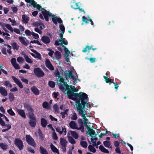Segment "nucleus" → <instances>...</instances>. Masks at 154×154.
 Wrapping results in <instances>:
<instances>
[{
    "label": "nucleus",
    "mask_w": 154,
    "mask_h": 154,
    "mask_svg": "<svg viewBox=\"0 0 154 154\" xmlns=\"http://www.w3.org/2000/svg\"><path fill=\"white\" fill-rule=\"evenodd\" d=\"M54 74L56 77L57 83L60 89L65 94H67L69 99L76 101V105L77 111L82 117H84L87 115L86 112L82 106L80 102L82 105L91 106L90 105L87 103L88 100L87 95L85 93L80 92L79 94L74 93L73 92H76L78 91L75 87L67 85V83L64 82V79L60 75V72L57 69L55 70Z\"/></svg>",
    "instance_id": "nucleus-1"
},
{
    "label": "nucleus",
    "mask_w": 154,
    "mask_h": 154,
    "mask_svg": "<svg viewBox=\"0 0 154 154\" xmlns=\"http://www.w3.org/2000/svg\"><path fill=\"white\" fill-rule=\"evenodd\" d=\"M62 75L65 76L66 79L68 82V78H71L73 81V84H76L78 81H80L78 79V76L73 67L71 68V69L68 71L62 72Z\"/></svg>",
    "instance_id": "nucleus-2"
},
{
    "label": "nucleus",
    "mask_w": 154,
    "mask_h": 154,
    "mask_svg": "<svg viewBox=\"0 0 154 154\" xmlns=\"http://www.w3.org/2000/svg\"><path fill=\"white\" fill-rule=\"evenodd\" d=\"M42 14L43 15L45 19V20L48 21V16L50 17H51L52 18V20L54 23L57 24V22L60 24V26L62 24L63 25L62 23V21L61 19L60 18H58L56 17H55L54 15H52V13H50L49 12L45 10H44L42 12Z\"/></svg>",
    "instance_id": "nucleus-3"
},
{
    "label": "nucleus",
    "mask_w": 154,
    "mask_h": 154,
    "mask_svg": "<svg viewBox=\"0 0 154 154\" xmlns=\"http://www.w3.org/2000/svg\"><path fill=\"white\" fill-rule=\"evenodd\" d=\"M59 28L61 32V33L59 34L60 39L56 41L55 43V45L57 46L60 45L62 46H63V45H67L68 44V42L65 38L63 37V35L65 32L64 27L63 25L61 24L59 26Z\"/></svg>",
    "instance_id": "nucleus-4"
},
{
    "label": "nucleus",
    "mask_w": 154,
    "mask_h": 154,
    "mask_svg": "<svg viewBox=\"0 0 154 154\" xmlns=\"http://www.w3.org/2000/svg\"><path fill=\"white\" fill-rule=\"evenodd\" d=\"M83 119V122L84 125L85 127H86L88 130L87 134H88L90 136L92 137H95L96 136L95 131L93 129L90 128V127L88 126V120L86 118V116H85L84 117H82Z\"/></svg>",
    "instance_id": "nucleus-5"
},
{
    "label": "nucleus",
    "mask_w": 154,
    "mask_h": 154,
    "mask_svg": "<svg viewBox=\"0 0 154 154\" xmlns=\"http://www.w3.org/2000/svg\"><path fill=\"white\" fill-rule=\"evenodd\" d=\"M29 124L31 127H34L36 124V119L35 116L33 113H29Z\"/></svg>",
    "instance_id": "nucleus-6"
},
{
    "label": "nucleus",
    "mask_w": 154,
    "mask_h": 154,
    "mask_svg": "<svg viewBox=\"0 0 154 154\" xmlns=\"http://www.w3.org/2000/svg\"><path fill=\"white\" fill-rule=\"evenodd\" d=\"M69 125L70 127L72 129L80 130L82 132L84 131V127L82 124H81L80 127H78L77 125L75 122L72 121L69 123Z\"/></svg>",
    "instance_id": "nucleus-7"
},
{
    "label": "nucleus",
    "mask_w": 154,
    "mask_h": 154,
    "mask_svg": "<svg viewBox=\"0 0 154 154\" xmlns=\"http://www.w3.org/2000/svg\"><path fill=\"white\" fill-rule=\"evenodd\" d=\"M34 72L35 74L38 77H42L44 75V73L38 68H35L34 70Z\"/></svg>",
    "instance_id": "nucleus-8"
},
{
    "label": "nucleus",
    "mask_w": 154,
    "mask_h": 154,
    "mask_svg": "<svg viewBox=\"0 0 154 154\" xmlns=\"http://www.w3.org/2000/svg\"><path fill=\"white\" fill-rule=\"evenodd\" d=\"M26 140L28 143L30 145L35 147L36 144L34 142L33 139L29 135L26 136Z\"/></svg>",
    "instance_id": "nucleus-9"
},
{
    "label": "nucleus",
    "mask_w": 154,
    "mask_h": 154,
    "mask_svg": "<svg viewBox=\"0 0 154 154\" xmlns=\"http://www.w3.org/2000/svg\"><path fill=\"white\" fill-rule=\"evenodd\" d=\"M63 47L64 50L65 52V57L66 61L68 62V64L69 65L71 64V63L69 60V57L68 54H70V51L68 50V49L66 48L64 46H63Z\"/></svg>",
    "instance_id": "nucleus-10"
},
{
    "label": "nucleus",
    "mask_w": 154,
    "mask_h": 154,
    "mask_svg": "<svg viewBox=\"0 0 154 154\" xmlns=\"http://www.w3.org/2000/svg\"><path fill=\"white\" fill-rule=\"evenodd\" d=\"M27 3H29L31 5L33 6L35 8H36L39 10H41V7L39 5L37 4L34 0H25Z\"/></svg>",
    "instance_id": "nucleus-11"
},
{
    "label": "nucleus",
    "mask_w": 154,
    "mask_h": 154,
    "mask_svg": "<svg viewBox=\"0 0 154 154\" xmlns=\"http://www.w3.org/2000/svg\"><path fill=\"white\" fill-rule=\"evenodd\" d=\"M67 143V142L66 139L62 138L60 139V143L62 146V148L63 151H65L66 150Z\"/></svg>",
    "instance_id": "nucleus-12"
},
{
    "label": "nucleus",
    "mask_w": 154,
    "mask_h": 154,
    "mask_svg": "<svg viewBox=\"0 0 154 154\" xmlns=\"http://www.w3.org/2000/svg\"><path fill=\"white\" fill-rule=\"evenodd\" d=\"M15 144L20 149L23 148V145L22 141L19 139H16L14 141Z\"/></svg>",
    "instance_id": "nucleus-13"
},
{
    "label": "nucleus",
    "mask_w": 154,
    "mask_h": 154,
    "mask_svg": "<svg viewBox=\"0 0 154 154\" xmlns=\"http://www.w3.org/2000/svg\"><path fill=\"white\" fill-rule=\"evenodd\" d=\"M1 26L2 28L4 29L5 31H7L6 28H7L8 30L10 31L11 32H13V28L11 26L8 24H5V23H2Z\"/></svg>",
    "instance_id": "nucleus-14"
},
{
    "label": "nucleus",
    "mask_w": 154,
    "mask_h": 154,
    "mask_svg": "<svg viewBox=\"0 0 154 154\" xmlns=\"http://www.w3.org/2000/svg\"><path fill=\"white\" fill-rule=\"evenodd\" d=\"M41 40L44 43L46 44H49L51 42L50 38L46 35L42 36L41 38Z\"/></svg>",
    "instance_id": "nucleus-15"
},
{
    "label": "nucleus",
    "mask_w": 154,
    "mask_h": 154,
    "mask_svg": "<svg viewBox=\"0 0 154 154\" xmlns=\"http://www.w3.org/2000/svg\"><path fill=\"white\" fill-rule=\"evenodd\" d=\"M70 135H71V136L75 139H77L79 137V134L75 131H70L68 132L67 135L70 136Z\"/></svg>",
    "instance_id": "nucleus-16"
},
{
    "label": "nucleus",
    "mask_w": 154,
    "mask_h": 154,
    "mask_svg": "<svg viewBox=\"0 0 154 154\" xmlns=\"http://www.w3.org/2000/svg\"><path fill=\"white\" fill-rule=\"evenodd\" d=\"M45 63L46 66L49 69L53 70L54 68L53 66L51 64L50 60L48 59H46L45 60Z\"/></svg>",
    "instance_id": "nucleus-17"
},
{
    "label": "nucleus",
    "mask_w": 154,
    "mask_h": 154,
    "mask_svg": "<svg viewBox=\"0 0 154 154\" xmlns=\"http://www.w3.org/2000/svg\"><path fill=\"white\" fill-rule=\"evenodd\" d=\"M12 78L14 80L15 83L20 88H23V85L22 84L21 82L17 79L15 77L12 76Z\"/></svg>",
    "instance_id": "nucleus-18"
},
{
    "label": "nucleus",
    "mask_w": 154,
    "mask_h": 154,
    "mask_svg": "<svg viewBox=\"0 0 154 154\" xmlns=\"http://www.w3.org/2000/svg\"><path fill=\"white\" fill-rule=\"evenodd\" d=\"M19 39L21 43L23 45L27 46L29 44L28 42L26 41V38L22 37H19Z\"/></svg>",
    "instance_id": "nucleus-19"
},
{
    "label": "nucleus",
    "mask_w": 154,
    "mask_h": 154,
    "mask_svg": "<svg viewBox=\"0 0 154 154\" xmlns=\"http://www.w3.org/2000/svg\"><path fill=\"white\" fill-rule=\"evenodd\" d=\"M17 111L18 114L20 115L22 117L25 119L26 118V116L24 111L22 109H17Z\"/></svg>",
    "instance_id": "nucleus-20"
},
{
    "label": "nucleus",
    "mask_w": 154,
    "mask_h": 154,
    "mask_svg": "<svg viewBox=\"0 0 154 154\" xmlns=\"http://www.w3.org/2000/svg\"><path fill=\"white\" fill-rule=\"evenodd\" d=\"M0 93L1 94L4 96H7L8 92L7 90L3 87H0Z\"/></svg>",
    "instance_id": "nucleus-21"
},
{
    "label": "nucleus",
    "mask_w": 154,
    "mask_h": 154,
    "mask_svg": "<svg viewBox=\"0 0 154 154\" xmlns=\"http://www.w3.org/2000/svg\"><path fill=\"white\" fill-rule=\"evenodd\" d=\"M103 143L105 147L111 149L112 148V146L110 141L107 140L103 142Z\"/></svg>",
    "instance_id": "nucleus-22"
},
{
    "label": "nucleus",
    "mask_w": 154,
    "mask_h": 154,
    "mask_svg": "<svg viewBox=\"0 0 154 154\" xmlns=\"http://www.w3.org/2000/svg\"><path fill=\"white\" fill-rule=\"evenodd\" d=\"M31 90L35 95H38L39 93V90L35 86H32L31 88Z\"/></svg>",
    "instance_id": "nucleus-23"
},
{
    "label": "nucleus",
    "mask_w": 154,
    "mask_h": 154,
    "mask_svg": "<svg viewBox=\"0 0 154 154\" xmlns=\"http://www.w3.org/2000/svg\"><path fill=\"white\" fill-rule=\"evenodd\" d=\"M22 21L25 24L27 23L29 20V18L27 15L24 14L22 16Z\"/></svg>",
    "instance_id": "nucleus-24"
},
{
    "label": "nucleus",
    "mask_w": 154,
    "mask_h": 154,
    "mask_svg": "<svg viewBox=\"0 0 154 154\" xmlns=\"http://www.w3.org/2000/svg\"><path fill=\"white\" fill-rule=\"evenodd\" d=\"M50 147L52 151L55 153H59L58 149L52 143L50 145Z\"/></svg>",
    "instance_id": "nucleus-25"
},
{
    "label": "nucleus",
    "mask_w": 154,
    "mask_h": 154,
    "mask_svg": "<svg viewBox=\"0 0 154 154\" xmlns=\"http://www.w3.org/2000/svg\"><path fill=\"white\" fill-rule=\"evenodd\" d=\"M61 53L58 51L55 52L53 58L55 59H59L61 58Z\"/></svg>",
    "instance_id": "nucleus-26"
},
{
    "label": "nucleus",
    "mask_w": 154,
    "mask_h": 154,
    "mask_svg": "<svg viewBox=\"0 0 154 154\" xmlns=\"http://www.w3.org/2000/svg\"><path fill=\"white\" fill-rule=\"evenodd\" d=\"M34 54H35V58H36L39 60H41L42 57L41 55L38 53L35 50H32Z\"/></svg>",
    "instance_id": "nucleus-27"
},
{
    "label": "nucleus",
    "mask_w": 154,
    "mask_h": 154,
    "mask_svg": "<svg viewBox=\"0 0 154 154\" xmlns=\"http://www.w3.org/2000/svg\"><path fill=\"white\" fill-rule=\"evenodd\" d=\"M99 149L103 152L109 153V151L102 145H100L99 147Z\"/></svg>",
    "instance_id": "nucleus-28"
},
{
    "label": "nucleus",
    "mask_w": 154,
    "mask_h": 154,
    "mask_svg": "<svg viewBox=\"0 0 154 154\" xmlns=\"http://www.w3.org/2000/svg\"><path fill=\"white\" fill-rule=\"evenodd\" d=\"M4 85L7 88H10L12 87V84H11L10 82L8 81H5L4 82Z\"/></svg>",
    "instance_id": "nucleus-29"
},
{
    "label": "nucleus",
    "mask_w": 154,
    "mask_h": 154,
    "mask_svg": "<svg viewBox=\"0 0 154 154\" xmlns=\"http://www.w3.org/2000/svg\"><path fill=\"white\" fill-rule=\"evenodd\" d=\"M41 124L43 127H45L47 124V122L46 120L44 118H42L41 119Z\"/></svg>",
    "instance_id": "nucleus-30"
},
{
    "label": "nucleus",
    "mask_w": 154,
    "mask_h": 154,
    "mask_svg": "<svg viewBox=\"0 0 154 154\" xmlns=\"http://www.w3.org/2000/svg\"><path fill=\"white\" fill-rule=\"evenodd\" d=\"M24 57L27 63H31L33 61L31 60L27 55H24Z\"/></svg>",
    "instance_id": "nucleus-31"
},
{
    "label": "nucleus",
    "mask_w": 154,
    "mask_h": 154,
    "mask_svg": "<svg viewBox=\"0 0 154 154\" xmlns=\"http://www.w3.org/2000/svg\"><path fill=\"white\" fill-rule=\"evenodd\" d=\"M7 112L11 116H15L16 114L13 111L11 108L7 110Z\"/></svg>",
    "instance_id": "nucleus-32"
},
{
    "label": "nucleus",
    "mask_w": 154,
    "mask_h": 154,
    "mask_svg": "<svg viewBox=\"0 0 154 154\" xmlns=\"http://www.w3.org/2000/svg\"><path fill=\"white\" fill-rule=\"evenodd\" d=\"M68 140L69 143L72 144H75V141L73 138L70 136H68Z\"/></svg>",
    "instance_id": "nucleus-33"
},
{
    "label": "nucleus",
    "mask_w": 154,
    "mask_h": 154,
    "mask_svg": "<svg viewBox=\"0 0 154 154\" xmlns=\"http://www.w3.org/2000/svg\"><path fill=\"white\" fill-rule=\"evenodd\" d=\"M79 6L78 4L77 3H73L71 5V7L75 9H78L79 8Z\"/></svg>",
    "instance_id": "nucleus-34"
},
{
    "label": "nucleus",
    "mask_w": 154,
    "mask_h": 154,
    "mask_svg": "<svg viewBox=\"0 0 154 154\" xmlns=\"http://www.w3.org/2000/svg\"><path fill=\"white\" fill-rule=\"evenodd\" d=\"M40 150L42 154H48L46 149L42 146L40 147Z\"/></svg>",
    "instance_id": "nucleus-35"
},
{
    "label": "nucleus",
    "mask_w": 154,
    "mask_h": 154,
    "mask_svg": "<svg viewBox=\"0 0 154 154\" xmlns=\"http://www.w3.org/2000/svg\"><path fill=\"white\" fill-rule=\"evenodd\" d=\"M32 25L35 27H38L41 25H43V23L40 21H39L38 22H36L33 23L32 24Z\"/></svg>",
    "instance_id": "nucleus-36"
},
{
    "label": "nucleus",
    "mask_w": 154,
    "mask_h": 154,
    "mask_svg": "<svg viewBox=\"0 0 154 154\" xmlns=\"http://www.w3.org/2000/svg\"><path fill=\"white\" fill-rule=\"evenodd\" d=\"M7 128L3 129L2 130L3 132H5L8 131L11 128V124H7L6 125Z\"/></svg>",
    "instance_id": "nucleus-37"
},
{
    "label": "nucleus",
    "mask_w": 154,
    "mask_h": 154,
    "mask_svg": "<svg viewBox=\"0 0 154 154\" xmlns=\"http://www.w3.org/2000/svg\"><path fill=\"white\" fill-rule=\"evenodd\" d=\"M0 146L2 149L5 150L7 149L8 146L6 144L2 143H0Z\"/></svg>",
    "instance_id": "nucleus-38"
},
{
    "label": "nucleus",
    "mask_w": 154,
    "mask_h": 154,
    "mask_svg": "<svg viewBox=\"0 0 154 154\" xmlns=\"http://www.w3.org/2000/svg\"><path fill=\"white\" fill-rule=\"evenodd\" d=\"M80 144L82 147L84 148H86L88 146L87 142L84 141H80Z\"/></svg>",
    "instance_id": "nucleus-39"
},
{
    "label": "nucleus",
    "mask_w": 154,
    "mask_h": 154,
    "mask_svg": "<svg viewBox=\"0 0 154 154\" xmlns=\"http://www.w3.org/2000/svg\"><path fill=\"white\" fill-rule=\"evenodd\" d=\"M88 148L89 151L91 152H96L95 149L92 145H89Z\"/></svg>",
    "instance_id": "nucleus-40"
},
{
    "label": "nucleus",
    "mask_w": 154,
    "mask_h": 154,
    "mask_svg": "<svg viewBox=\"0 0 154 154\" xmlns=\"http://www.w3.org/2000/svg\"><path fill=\"white\" fill-rule=\"evenodd\" d=\"M14 50H17L19 48V46L15 43H13L11 44Z\"/></svg>",
    "instance_id": "nucleus-41"
},
{
    "label": "nucleus",
    "mask_w": 154,
    "mask_h": 154,
    "mask_svg": "<svg viewBox=\"0 0 154 154\" xmlns=\"http://www.w3.org/2000/svg\"><path fill=\"white\" fill-rule=\"evenodd\" d=\"M91 142L92 143V144L93 146H95V144L96 143V142L97 139V138L96 137H94V138H93V137H92L91 138Z\"/></svg>",
    "instance_id": "nucleus-42"
},
{
    "label": "nucleus",
    "mask_w": 154,
    "mask_h": 154,
    "mask_svg": "<svg viewBox=\"0 0 154 154\" xmlns=\"http://www.w3.org/2000/svg\"><path fill=\"white\" fill-rule=\"evenodd\" d=\"M47 50L49 51L48 53V55L51 57L53 58L54 51L49 48Z\"/></svg>",
    "instance_id": "nucleus-43"
},
{
    "label": "nucleus",
    "mask_w": 154,
    "mask_h": 154,
    "mask_svg": "<svg viewBox=\"0 0 154 154\" xmlns=\"http://www.w3.org/2000/svg\"><path fill=\"white\" fill-rule=\"evenodd\" d=\"M9 98L10 101H12L14 99V96L13 94L12 93L9 94Z\"/></svg>",
    "instance_id": "nucleus-44"
},
{
    "label": "nucleus",
    "mask_w": 154,
    "mask_h": 154,
    "mask_svg": "<svg viewBox=\"0 0 154 154\" xmlns=\"http://www.w3.org/2000/svg\"><path fill=\"white\" fill-rule=\"evenodd\" d=\"M68 112V109H66L65 110L64 112H62L60 113V114L62 115V118H64L65 117V115H67V112Z\"/></svg>",
    "instance_id": "nucleus-45"
},
{
    "label": "nucleus",
    "mask_w": 154,
    "mask_h": 154,
    "mask_svg": "<svg viewBox=\"0 0 154 154\" xmlns=\"http://www.w3.org/2000/svg\"><path fill=\"white\" fill-rule=\"evenodd\" d=\"M91 48V47L87 46L86 48H84L82 50V52H86L90 50Z\"/></svg>",
    "instance_id": "nucleus-46"
},
{
    "label": "nucleus",
    "mask_w": 154,
    "mask_h": 154,
    "mask_svg": "<svg viewBox=\"0 0 154 154\" xmlns=\"http://www.w3.org/2000/svg\"><path fill=\"white\" fill-rule=\"evenodd\" d=\"M17 61L20 63H22L24 61V60L21 57H19L17 59Z\"/></svg>",
    "instance_id": "nucleus-47"
},
{
    "label": "nucleus",
    "mask_w": 154,
    "mask_h": 154,
    "mask_svg": "<svg viewBox=\"0 0 154 154\" xmlns=\"http://www.w3.org/2000/svg\"><path fill=\"white\" fill-rule=\"evenodd\" d=\"M48 84L49 86L51 88H54L55 85V84L54 82L52 81H50L49 82Z\"/></svg>",
    "instance_id": "nucleus-48"
},
{
    "label": "nucleus",
    "mask_w": 154,
    "mask_h": 154,
    "mask_svg": "<svg viewBox=\"0 0 154 154\" xmlns=\"http://www.w3.org/2000/svg\"><path fill=\"white\" fill-rule=\"evenodd\" d=\"M52 137L54 140H57V135L56 134V133L54 132V131H53V132L52 133Z\"/></svg>",
    "instance_id": "nucleus-49"
},
{
    "label": "nucleus",
    "mask_w": 154,
    "mask_h": 154,
    "mask_svg": "<svg viewBox=\"0 0 154 154\" xmlns=\"http://www.w3.org/2000/svg\"><path fill=\"white\" fill-rule=\"evenodd\" d=\"M32 35L35 39H37L39 37L38 34L35 33L34 32H32Z\"/></svg>",
    "instance_id": "nucleus-50"
},
{
    "label": "nucleus",
    "mask_w": 154,
    "mask_h": 154,
    "mask_svg": "<svg viewBox=\"0 0 154 154\" xmlns=\"http://www.w3.org/2000/svg\"><path fill=\"white\" fill-rule=\"evenodd\" d=\"M71 119L72 120H76L77 119V117L76 114L75 113H74L72 116L71 117Z\"/></svg>",
    "instance_id": "nucleus-51"
},
{
    "label": "nucleus",
    "mask_w": 154,
    "mask_h": 154,
    "mask_svg": "<svg viewBox=\"0 0 154 154\" xmlns=\"http://www.w3.org/2000/svg\"><path fill=\"white\" fill-rule=\"evenodd\" d=\"M43 108L45 109H48V103L46 102H44L42 104Z\"/></svg>",
    "instance_id": "nucleus-52"
},
{
    "label": "nucleus",
    "mask_w": 154,
    "mask_h": 154,
    "mask_svg": "<svg viewBox=\"0 0 154 154\" xmlns=\"http://www.w3.org/2000/svg\"><path fill=\"white\" fill-rule=\"evenodd\" d=\"M103 77L105 79L106 82L107 83H110L111 82V79L108 78L107 77L104 76Z\"/></svg>",
    "instance_id": "nucleus-53"
},
{
    "label": "nucleus",
    "mask_w": 154,
    "mask_h": 154,
    "mask_svg": "<svg viewBox=\"0 0 154 154\" xmlns=\"http://www.w3.org/2000/svg\"><path fill=\"white\" fill-rule=\"evenodd\" d=\"M0 125L2 126H5L6 125L5 122L2 118H0Z\"/></svg>",
    "instance_id": "nucleus-54"
},
{
    "label": "nucleus",
    "mask_w": 154,
    "mask_h": 154,
    "mask_svg": "<svg viewBox=\"0 0 154 154\" xmlns=\"http://www.w3.org/2000/svg\"><path fill=\"white\" fill-rule=\"evenodd\" d=\"M82 20L86 24L88 23V20L85 16H83L82 17Z\"/></svg>",
    "instance_id": "nucleus-55"
},
{
    "label": "nucleus",
    "mask_w": 154,
    "mask_h": 154,
    "mask_svg": "<svg viewBox=\"0 0 154 154\" xmlns=\"http://www.w3.org/2000/svg\"><path fill=\"white\" fill-rule=\"evenodd\" d=\"M11 62L13 66H14V64L17 63L16 59L14 58L11 59Z\"/></svg>",
    "instance_id": "nucleus-56"
},
{
    "label": "nucleus",
    "mask_w": 154,
    "mask_h": 154,
    "mask_svg": "<svg viewBox=\"0 0 154 154\" xmlns=\"http://www.w3.org/2000/svg\"><path fill=\"white\" fill-rule=\"evenodd\" d=\"M54 109L55 111L57 113H58V106L57 105H54Z\"/></svg>",
    "instance_id": "nucleus-57"
},
{
    "label": "nucleus",
    "mask_w": 154,
    "mask_h": 154,
    "mask_svg": "<svg viewBox=\"0 0 154 154\" xmlns=\"http://www.w3.org/2000/svg\"><path fill=\"white\" fill-rule=\"evenodd\" d=\"M25 33L28 36H30L31 35H32V32L28 30H25Z\"/></svg>",
    "instance_id": "nucleus-58"
},
{
    "label": "nucleus",
    "mask_w": 154,
    "mask_h": 154,
    "mask_svg": "<svg viewBox=\"0 0 154 154\" xmlns=\"http://www.w3.org/2000/svg\"><path fill=\"white\" fill-rule=\"evenodd\" d=\"M113 144L116 147H118L119 146V143L116 141H115L113 142Z\"/></svg>",
    "instance_id": "nucleus-59"
},
{
    "label": "nucleus",
    "mask_w": 154,
    "mask_h": 154,
    "mask_svg": "<svg viewBox=\"0 0 154 154\" xmlns=\"http://www.w3.org/2000/svg\"><path fill=\"white\" fill-rule=\"evenodd\" d=\"M35 31L39 34L42 33V32L41 29L38 28V27H36L35 29Z\"/></svg>",
    "instance_id": "nucleus-60"
},
{
    "label": "nucleus",
    "mask_w": 154,
    "mask_h": 154,
    "mask_svg": "<svg viewBox=\"0 0 154 154\" xmlns=\"http://www.w3.org/2000/svg\"><path fill=\"white\" fill-rule=\"evenodd\" d=\"M14 68L16 69H20V67L18 64L16 63L13 66Z\"/></svg>",
    "instance_id": "nucleus-61"
},
{
    "label": "nucleus",
    "mask_w": 154,
    "mask_h": 154,
    "mask_svg": "<svg viewBox=\"0 0 154 154\" xmlns=\"http://www.w3.org/2000/svg\"><path fill=\"white\" fill-rule=\"evenodd\" d=\"M53 97L55 99H58L57 98V96L58 95V93L57 92H54L53 94Z\"/></svg>",
    "instance_id": "nucleus-62"
},
{
    "label": "nucleus",
    "mask_w": 154,
    "mask_h": 154,
    "mask_svg": "<svg viewBox=\"0 0 154 154\" xmlns=\"http://www.w3.org/2000/svg\"><path fill=\"white\" fill-rule=\"evenodd\" d=\"M11 9L13 12H16L17 11V8L16 7H11Z\"/></svg>",
    "instance_id": "nucleus-63"
},
{
    "label": "nucleus",
    "mask_w": 154,
    "mask_h": 154,
    "mask_svg": "<svg viewBox=\"0 0 154 154\" xmlns=\"http://www.w3.org/2000/svg\"><path fill=\"white\" fill-rule=\"evenodd\" d=\"M115 151L117 153L120 154L121 151L120 149L118 147H116L115 149Z\"/></svg>",
    "instance_id": "nucleus-64"
}]
</instances>
